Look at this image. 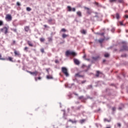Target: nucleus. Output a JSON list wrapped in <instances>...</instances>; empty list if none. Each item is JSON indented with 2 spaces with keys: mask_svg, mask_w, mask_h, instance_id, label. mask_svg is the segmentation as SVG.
<instances>
[{
  "mask_svg": "<svg viewBox=\"0 0 128 128\" xmlns=\"http://www.w3.org/2000/svg\"><path fill=\"white\" fill-rule=\"evenodd\" d=\"M66 56H78V54L73 51L67 50L66 52Z\"/></svg>",
  "mask_w": 128,
  "mask_h": 128,
  "instance_id": "obj_1",
  "label": "nucleus"
},
{
  "mask_svg": "<svg viewBox=\"0 0 128 128\" xmlns=\"http://www.w3.org/2000/svg\"><path fill=\"white\" fill-rule=\"evenodd\" d=\"M122 44H124L122 46V48L120 49V52H124V50L128 51V46L126 45V42H122Z\"/></svg>",
  "mask_w": 128,
  "mask_h": 128,
  "instance_id": "obj_2",
  "label": "nucleus"
},
{
  "mask_svg": "<svg viewBox=\"0 0 128 128\" xmlns=\"http://www.w3.org/2000/svg\"><path fill=\"white\" fill-rule=\"evenodd\" d=\"M62 72L65 74L66 76H70L68 72V69L66 67L62 68Z\"/></svg>",
  "mask_w": 128,
  "mask_h": 128,
  "instance_id": "obj_3",
  "label": "nucleus"
},
{
  "mask_svg": "<svg viewBox=\"0 0 128 128\" xmlns=\"http://www.w3.org/2000/svg\"><path fill=\"white\" fill-rule=\"evenodd\" d=\"M5 18L6 20H8V22H11V20H12V15L8 14L6 16Z\"/></svg>",
  "mask_w": 128,
  "mask_h": 128,
  "instance_id": "obj_4",
  "label": "nucleus"
},
{
  "mask_svg": "<svg viewBox=\"0 0 128 128\" xmlns=\"http://www.w3.org/2000/svg\"><path fill=\"white\" fill-rule=\"evenodd\" d=\"M8 28H6V26H4L2 28L0 29V32H4L5 34H8Z\"/></svg>",
  "mask_w": 128,
  "mask_h": 128,
  "instance_id": "obj_5",
  "label": "nucleus"
},
{
  "mask_svg": "<svg viewBox=\"0 0 128 128\" xmlns=\"http://www.w3.org/2000/svg\"><path fill=\"white\" fill-rule=\"evenodd\" d=\"M27 72H28L30 74H32V76H38V72L35 71L34 72H32L30 71L27 70Z\"/></svg>",
  "mask_w": 128,
  "mask_h": 128,
  "instance_id": "obj_6",
  "label": "nucleus"
},
{
  "mask_svg": "<svg viewBox=\"0 0 128 128\" xmlns=\"http://www.w3.org/2000/svg\"><path fill=\"white\" fill-rule=\"evenodd\" d=\"M14 54H15V56H18V58H20V52L16 51V50H14Z\"/></svg>",
  "mask_w": 128,
  "mask_h": 128,
  "instance_id": "obj_7",
  "label": "nucleus"
},
{
  "mask_svg": "<svg viewBox=\"0 0 128 128\" xmlns=\"http://www.w3.org/2000/svg\"><path fill=\"white\" fill-rule=\"evenodd\" d=\"M75 78H84V76L80 74V72H78L75 74Z\"/></svg>",
  "mask_w": 128,
  "mask_h": 128,
  "instance_id": "obj_8",
  "label": "nucleus"
},
{
  "mask_svg": "<svg viewBox=\"0 0 128 128\" xmlns=\"http://www.w3.org/2000/svg\"><path fill=\"white\" fill-rule=\"evenodd\" d=\"M24 30L26 32H30V26H24Z\"/></svg>",
  "mask_w": 128,
  "mask_h": 128,
  "instance_id": "obj_9",
  "label": "nucleus"
},
{
  "mask_svg": "<svg viewBox=\"0 0 128 128\" xmlns=\"http://www.w3.org/2000/svg\"><path fill=\"white\" fill-rule=\"evenodd\" d=\"M84 8L85 10H87V12H86V13L88 14H92V10H90V8H88V7H86L84 6Z\"/></svg>",
  "mask_w": 128,
  "mask_h": 128,
  "instance_id": "obj_10",
  "label": "nucleus"
},
{
  "mask_svg": "<svg viewBox=\"0 0 128 128\" xmlns=\"http://www.w3.org/2000/svg\"><path fill=\"white\" fill-rule=\"evenodd\" d=\"M14 58L12 57H8V58H5V60H9V62H14V60H12Z\"/></svg>",
  "mask_w": 128,
  "mask_h": 128,
  "instance_id": "obj_11",
  "label": "nucleus"
},
{
  "mask_svg": "<svg viewBox=\"0 0 128 128\" xmlns=\"http://www.w3.org/2000/svg\"><path fill=\"white\" fill-rule=\"evenodd\" d=\"M74 62L75 64H77V66H78L80 64V61L78 60V59H74Z\"/></svg>",
  "mask_w": 128,
  "mask_h": 128,
  "instance_id": "obj_12",
  "label": "nucleus"
},
{
  "mask_svg": "<svg viewBox=\"0 0 128 128\" xmlns=\"http://www.w3.org/2000/svg\"><path fill=\"white\" fill-rule=\"evenodd\" d=\"M98 58H100V56H96V57H92V60H98Z\"/></svg>",
  "mask_w": 128,
  "mask_h": 128,
  "instance_id": "obj_13",
  "label": "nucleus"
},
{
  "mask_svg": "<svg viewBox=\"0 0 128 128\" xmlns=\"http://www.w3.org/2000/svg\"><path fill=\"white\" fill-rule=\"evenodd\" d=\"M94 4H96V6H98V8H102V4H98V2H95Z\"/></svg>",
  "mask_w": 128,
  "mask_h": 128,
  "instance_id": "obj_14",
  "label": "nucleus"
},
{
  "mask_svg": "<svg viewBox=\"0 0 128 128\" xmlns=\"http://www.w3.org/2000/svg\"><path fill=\"white\" fill-rule=\"evenodd\" d=\"M76 14H77L78 16L80 18V17L82 16V12H80V11L78 12H76Z\"/></svg>",
  "mask_w": 128,
  "mask_h": 128,
  "instance_id": "obj_15",
  "label": "nucleus"
},
{
  "mask_svg": "<svg viewBox=\"0 0 128 128\" xmlns=\"http://www.w3.org/2000/svg\"><path fill=\"white\" fill-rule=\"evenodd\" d=\"M68 34H62V38H66V37H68Z\"/></svg>",
  "mask_w": 128,
  "mask_h": 128,
  "instance_id": "obj_16",
  "label": "nucleus"
},
{
  "mask_svg": "<svg viewBox=\"0 0 128 128\" xmlns=\"http://www.w3.org/2000/svg\"><path fill=\"white\" fill-rule=\"evenodd\" d=\"M46 78L48 80H52V78H52V76H47Z\"/></svg>",
  "mask_w": 128,
  "mask_h": 128,
  "instance_id": "obj_17",
  "label": "nucleus"
},
{
  "mask_svg": "<svg viewBox=\"0 0 128 128\" xmlns=\"http://www.w3.org/2000/svg\"><path fill=\"white\" fill-rule=\"evenodd\" d=\"M100 71H96V78H98L100 76Z\"/></svg>",
  "mask_w": 128,
  "mask_h": 128,
  "instance_id": "obj_18",
  "label": "nucleus"
},
{
  "mask_svg": "<svg viewBox=\"0 0 128 128\" xmlns=\"http://www.w3.org/2000/svg\"><path fill=\"white\" fill-rule=\"evenodd\" d=\"M81 32L83 34H86V30H82Z\"/></svg>",
  "mask_w": 128,
  "mask_h": 128,
  "instance_id": "obj_19",
  "label": "nucleus"
},
{
  "mask_svg": "<svg viewBox=\"0 0 128 128\" xmlns=\"http://www.w3.org/2000/svg\"><path fill=\"white\" fill-rule=\"evenodd\" d=\"M68 122H72V124H76V120H72V119L69 120Z\"/></svg>",
  "mask_w": 128,
  "mask_h": 128,
  "instance_id": "obj_20",
  "label": "nucleus"
},
{
  "mask_svg": "<svg viewBox=\"0 0 128 128\" xmlns=\"http://www.w3.org/2000/svg\"><path fill=\"white\" fill-rule=\"evenodd\" d=\"M104 38H102L98 40V42H100V44H102L104 42Z\"/></svg>",
  "mask_w": 128,
  "mask_h": 128,
  "instance_id": "obj_21",
  "label": "nucleus"
},
{
  "mask_svg": "<svg viewBox=\"0 0 128 128\" xmlns=\"http://www.w3.org/2000/svg\"><path fill=\"white\" fill-rule=\"evenodd\" d=\"M116 17L117 20H119L120 19V14L118 13H116Z\"/></svg>",
  "mask_w": 128,
  "mask_h": 128,
  "instance_id": "obj_22",
  "label": "nucleus"
},
{
  "mask_svg": "<svg viewBox=\"0 0 128 128\" xmlns=\"http://www.w3.org/2000/svg\"><path fill=\"white\" fill-rule=\"evenodd\" d=\"M112 121V120L110 119V120H108L106 118H104V122H110Z\"/></svg>",
  "mask_w": 128,
  "mask_h": 128,
  "instance_id": "obj_23",
  "label": "nucleus"
},
{
  "mask_svg": "<svg viewBox=\"0 0 128 128\" xmlns=\"http://www.w3.org/2000/svg\"><path fill=\"white\" fill-rule=\"evenodd\" d=\"M0 60H6V58H2V56L0 54Z\"/></svg>",
  "mask_w": 128,
  "mask_h": 128,
  "instance_id": "obj_24",
  "label": "nucleus"
},
{
  "mask_svg": "<svg viewBox=\"0 0 128 128\" xmlns=\"http://www.w3.org/2000/svg\"><path fill=\"white\" fill-rule=\"evenodd\" d=\"M120 4H124V0H117Z\"/></svg>",
  "mask_w": 128,
  "mask_h": 128,
  "instance_id": "obj_25",
  "label": "nucleus"
},
{
  "mask_svg": "<svg viewBox=\"0 0 128 128\" xmlns=\"http://www.w3.org/2000/svg\"><path fill=\"white\" fill-rule=\"evenodd\" d=\"M28 44L30 46H34V45L30 41H28Z\"/></svg>",
  "mask_w": 128,
  "mask_h": 128,
  "instance_id": "obj_26",
  "label": "nucleus"
},
{
  "mask_svg": "<svg viewBox=\"0 0 128 128\" xmlns=\"http://www.w3.org/2000/svg\"><path fill=\"white\" fill-rule=\"evenodd\" d=\"M11 30H12L14 32H18L16 28H11Z\"/></svg>",
  "mask_w": 128,
  "mask_h": 128,
  "instance_id": "obj_27",
  "label": "nucleus"
},
{
  "mask_svg": "<svg viewBox=\"0 0 128 128\" xmlns=\"http://www.w3.org/2000/svg\"><path fill=\"white\" fill-rule=\"evenodd\" d=\"M26 10L27 12H30V10H32V8L30 7H27Z\"/></svg>",
  "mask_w": 128,
  "mask_h": 128,
  "instance_id": "obj_28",
  "label": "nucleus"
},
{
  "mask_svg": "<svg viewBox=\"0 0 128 128\" xmlns=\"http://www.w3.org/2000/svg\"><path fill=\"white\" fill-rule=\"evenodd\" d=\"M109 2H110L111 4L112 2H116V0H109Z\"/></svg>",
  "mask_w": 128,
  "mask_h": 128,
  "instance_id": "obj_29",
  "label": "nucleus"
},
{
  "mask_svg": "<svg viewBox=\"0 0 128 128\" xmlns=\"http://www.w3.org/2000/svg\"><path fill=\"white\" fill-rule=\"evenodd\" d=\"M67 8H68V12H72V7H70V6H68Z\"/></svg>",
  "mask_w": 128,
  "mask_h": 128,
  "instance_id": "obj_30",
  "label": "nucleus"
},
{
  "mask_svg": "<svg viewBox=\"0 0 128 128\" xmlns=\"http://www.w3.org/2000/svg\"><path fill=\"white\" fill-rule=\"evenodd\" d=\"M48 42H52V37L48 38Z\"/></svg>",
  "mask_w": 128,
  "mask_h": 128,
  "instance_id": "obj_31",
  "label": "nucleus"
},
{
  "mask_svg": "<svg viewBox=\"0 0 128 128\" xmlns=\"http://www.w3.org/2000/svg\"><path fill=\"white\" fill-rule=\"evenodd\" d=\"M60 32H66V30L64 28H63L61 30Z\"/></svg>",
  "mask_w": 128,
  "mask_h": 128,
  "instance_id": "obj_32",
  "label": "nucleus"
},
{
  "mask_svg": "<svg viewBox=\"0 0 128 128\" xmlns=\"http://www.w3.org/2000/svg\"><path fill=\"white\" fill-rule=\"evenodd\" d=\"M104 56L105 58H108V56H110V54H104Z\"/></svg>",
  "mask_w": 128,
  "mask_h": 128,
  "instance_id": "obj_33",
  "label": "nucleus"
},
{
  "mask_svg": "<svg viewBox=\"0 0 128 128\" xmlns=\"http://www.w3.org/2000/svg\"><path fill=\"white\" fill-rule=\"evenodd\" d=\"M4 24V22L2 20H0V26H2Z\"/></svg>",
  "mask_w": 128,
  "mask_h": 128,
  "instance_id": "obj_34",
  "label": "nucleus"
},
{
  "mask_svg": "<svg viewBox=\"0 0 128 128\" xmlns=\"http://www.w3.org/2000/svg\"><path fill=\"white\" fill-rule=\"evenodd\" d=\"M44 40V38H40V42H43Z\"/></svg>",
  "mask_w": 128,
  "mask_h": 128,
  "instance_id": "obj_35",
  "label": "nucleus"
},
{
  "mask_svg": "<svg viewBox=\"0 0 128 128\" xmlns=\"http://www.w3.org/2000/svg\"><path fill=\"white\" fill-rule=\"evenodd\" d=\"M122 58H126V54H124L121 56Z\"/></svg>",
  "mask_w": 128,
  "mask_h": 128,
  "instance_id": "obj_36",
  "label": "nucleus"
},
{
  "mask_svg": "<svg viewBox=\"0 0 128 128\" xmlns=\"http://www.w3.org/2000/svg\"><path fill=\"white\" fill-rule=\"evenodd\" d=\"M84 98V96H80L78 97V100H82Z\"/></svg>",
  "mask_w": 128,
  "mask_h": 128,
  "instance_id": "obj_37",
  "label": "nucleus"
},
{
  "mask_svg": "<svg viewBox=\"0 0 128 128\" xmlns=\"http://www.w3.org/2000/svg\"><path fill=\"white\" fill-rule=\"evenodd\" d=\"M85 120H80V124H84V122Z\"/></svg>",
  "mask_w": 128,
  "mask_h": 128,
  "instance_id": "obj_38",
  "label": "nucleus"
},
{
  "mask_svg": "<svg viewBox=\"0 0 128 128\" xmlns=\"http://www.w3.org/2000/svg\"><path fill=\"white\" fill-rule=\"evenodd\" d=\"M40 52H41L44 54V48H41L40 49Z\"/></svg>",
  "mask_w": 128,
  "mask_h": 128,
  "instance_id": "obj_39",
  "label": "nucleus"
},
{
  "mask_svg": "<svg viewBox=\"0 0 128 128\" xmlns=\"http://www.w3.org/2000/svg\"><path fill=\"white\" fill-rule=\"evenodd\" d=\"M90 66H92V64L88 65V66H87L88 70H90Z\"/></svg>",
  "mask_w": 128,
  "mask_h": 128,
  "instance_id": "obj_40",
  "label": "nucleus"
},
{
  "mask_svg": "<svg viewBox=\"0 0 128 128\" xmlns=\"http://www.w3.org/2000/svg\"><path fill=\"white\" fill-rule=\"evenodd\" d=\"M55 34H56V32H52L50 34V35H51V36H54Z\"/></svg>",
  "mask_w": 128,
  "mask_h": 128,
  "instance_id": "obj_41",
  "label": "nucleus"
},
{
  "mask_svg": "<svg viewBox=\"0 0 128 128\" xmlns=\"http://www.w3.org/2000/svg\"><path fill=\"white\" fill-rule=\"evenodd\" d=\"M118 126L119 128H120L122 126V124H120V123H118Z\"/></svg>",
  "mask_w": 128,
  "mask_h": 128,
  "instance_id": "obj_42",
  "label": "nucleus"
},
{
  "mask_svg": "<svg viewBox=\"0 0 128 128\" xmlns=\"http://www.w3.org/2000/svg\"><path fill=\"white\" fill-rule=\"evenodd\" d=\"M64 114H66V112H64V113L63 118H64V120H66V118L64 116Z\"/></svg>",
  "mask_w": 128,
  "mask_h": 128,
  "instance_id": "obj_43",
  "label": "nucleus"
},
{
  "mask_svg": "<svg viewBox=\"0 0 128 128\" xmlns=\"http://www.w3.org/2000/svg\"><path fill=\"white\" fill-rule=\"evenodd\" d=\"M16 4H17V6H20V2H17Z\"/></svg>",
  "mask_w": 128,
  "mask_h": 128,
  "instance_id": "obj_44",
  "label": "nucleus"
},
{
  "mask_svg": "<svg viewBox=\"0 0 128 128\" xmlns=\"http://www.w3.org/2000/svg\"><path fill=\"white\" fill-rule=\"evenodd\" d=\"M114 30H115L114 28H112L111 30V32H114Z\"/></svg>",
  "mask_w": 128,
  "mask_h": 128,
  "instance_id": "obj_45",
  "label": "nucleus"
},
{
  "mask_svg": "<svg viewBox=\"0 0 128 128\" xmlns=\"http://www.w3.org/2000/svg\"><path fill=\"white\" fill-rule=\"evenodd\" d=\"M48 56H52V54H51V53L48 52Z\"/></svg>",
  "mask_w": 128,
  "mask_h": 128,
  "instance_id": "obj_46",
  "label": "nucleus"
},
{
  "mask_svg": "<svg viewBox=\"0 0 128 128\" xmlns=\"http://www.w3.org/2000/svg\"><path fill=\"white\" fill-rule=\"evenodd\" d=\"M120 26H125L124 24H122V22H120Z\"/></svg>",
  "mask_w": 128,
  "mask_h": 128,
  "instance_id": "obj_47",
  "label": "nucleus"
},
{
  "mask_svg": "<svg viewBox=\"0 0 128 128\" xmlns=\"http://www.w3.org/2000/svg\"><path fill=\"white\" fill-rule=\"evenodd\" d=\"M112 110L113 112H115V110H116V108H115V107H113V108H112Z\"/></svg>",
  "mask_w": 128,
  "mask_h": 128,
  "instance_id": "obj_48",
  "label": "nucleus"
},
{
  "mask_svg": "<svg viewBox=\"0 0 128 128\" xmlns=\"http://www.w3.org/2000/svg\"><path fill=\"white\" fill-rule=\"evenodd\" d=\"M55 62H56V64H58V62H58V60H55Z\"/></svg>",
  "mask_w": 128,
  "mask_h": 128,
  "instance_id": "obj_49",
  "label": "nucleus"
},
{
  "mask_svg": "<svg viewBox=\"0 0 128 128\" xmlns=\"http://www.w3.org/2000/svg\"><path fill=\"white\" fill-rule=\"evenodd\" d=\"M85 82H86V80H83V81H82V84H85Z\"/></svg>",
  "mask_w": 128,
  "mask_h": 128,
  "instance_id": "obj_50",
  "label": "nucleus"
},
{
  "mask_svg": "<svg viewBox=\"0 0 128 128\" xmlns=\"http://www.w3.org/2000/svg\"><path fill=\"white\" fill-rule=\"evenodd\" d=\"M87 98H90V100H92V97H90V96H88L87 97Z\"/></svg>",
  "mask_w": 128,
  "mask_h": 128,
  "instance_id": "obj_51",
  "label": "nucleus"
},
{
  "mask_svg": "<svg viewBox=\"0 0 128 128\" xmlns=\"http://www.w3.org/2000/svg\"><path fill=\"white\" fill-rule=\"evenodd\" d=\"M48 22H52V19H50L49 20H48Z\"/></svg>",
  "mask_w": 128,
  "mask_h": 128,
  "instance_id": "obj_52",
  "label": "nucleus"
},
{
  "mask_svg": "<svg viewBox=\"0 0 128 128\" xmlns=\"http://www.w3.org/2000/svg\"><path fill=\"white\" fill-rule=\"evenodd\" d=\"M72 12H76V8H72Z\"/></svg>",
  "mask_w": 128,
  "mask_h": 128,
  "instance_id": "obj_53",
  "label": "nucleus"
},
{
  "mask_svg": "<svg viewBox=\"0 0 128 128\" xmlns=\"http://www.w3.org/2000/svg\"><path fill=\"white\" fill-rule=\"evenodd\" d=\"M90 70V69H88V68H87L86 70H84V72H88V70Z\"/></svg>",
  "mask_w": 128,
  "mask_h": 128,
  "instance_id": "obj_54",
  "label": "nucleus"
},
{
  "mask_svg": "<svg viewBox=\"0 0 128 128\" xmlns=\"http://www.w3.org/2000/svg\"><path fill=\"white\" fill-rule=\"evenodd\" d=\"M14 44H16V40L13 41V42L12 44V46H14Z\"/></svg>",
  "mask_w": 128,
  "mask_h": 128,
  "instance_id": "obj_55",
  "label": "nucleus"
},
{
  "mask_svg": "<svg viewBox=\"0 0 128 128\" xmlns=\"http://www.w3.org/2000/svg\"><path fill=\"white\" fill-rule=\"evenodd\" d=\"M28 47H25L24 48V50H28Z\"/></svg>",
  "mask_w": 128,
  "mask_h": 128,
  "instance_id": "obj_56",
  "label": "nucleus"
},
{
  "mask_svg": "<svg viewBox=\"0 0 128 128\" xmlns=\"http://www.w3.org/2000/svg\"><path fill=\"white\" fill-rule=\"evenodd\" d=\"M82 106H78V108H77V110H80V108Z\"/></svg>",
  "mask_w": 128,
  "mask_h": 128,
  "instance_id": "obj_57",
  "label": "nucleus"
},
{
  "mask_svg": "<svg viewBox=\"0 0 128 128\" xmlns=\"http://www.w3.org/2000/svg\"><path fill=\"white\" fill-rule=\"evenodd\" d=\"M124 17L126 18H128V15H125Z\"/></svg>",
  "mask_w": 128,
  "mask_h": 128,
  "instance_id": "obj_58",
  "label": "nucleus"
},
{
  "mask_svg": "<svg viewBox=\"0 0 128 128\" xmlns=\"http://www.w3.org/2000/svg\"><path fill=\"white\" fill-rule=\"evenodd\" d=\"M85 66H86L85 64L82 65V68H84Z\"/></svg>",
  "mask_w": 128,
  "mask_h": 128,
  "instance_id": "obj_59",
  "label": "nucleus"
},
{
  "mask_svg": "<svg viewBox=\"0 0 128 128\" xmlns=\"http://www.w3.org/2000/svg\"><path fill=\"white\" fill-rule=\"evenodd\" d=\"M100 36H104V33L102 32L100 34Z\"/></svg>",
  "mask_w": 128,
  "mask_h": 128,
  "instance_id": "obj_60",
  "label": "nucleus"
},
{
  "mask_svg": "<svg viewBox=\"0 0 128 128\" xmlns=\"http://www.w3.org/2000/svg\"><path fill=\"white\" fill-rule=\"evenodd\" d=\"M86 54H84V56H83V58H86Z\"/></svg>",
  "mask_w": 128,
  "mask_h": 128,
  "instance_id": "obj_61",
  "label": "nucleus"
},
{
  "mask_svg": "<svg viewBox=\"0 0 128 128\" xmlns=\"http://www.w3.org/2000/svg\"><path fill=\"white\" fill-rule=\"evenodd\" d=\"M74 94L75 96H78V94H76V93H74Z\"/></svg>",
  "mask_w": 128,
  "mask_h": 128,
  "instance_id": "obj_62",
  "label": "nucleus"
},
{
  "mask_svg": "<svg viewBox=\"0 0 128 128\" xmlns=\"http://www.w3.org/2000/svg\"><path fill=\"white\" fill-rule=\"evenodd\" d=\"M46 72H48V69L46 68Z\"/></svg>",
  "mask_w": 128,
  "mask_h": 128,
  "instance_id": "obj_63",
  "label": "nucleus"
},
{
  "mask_svg": "<svg viewBox=\"0 0 128 128\" xmlns=\"http://www.w3.org/2000/svg\"><path fill=\"white\" fill-rule=\"evenodd\" d=\"M38 80H42V78H40V77H38Z\"/></svg>",
  "mask_w": 128,
  "mask_h": 128,
  "instance_id": "obj_64",
  "label": "nucleus"
}]
</instances>
